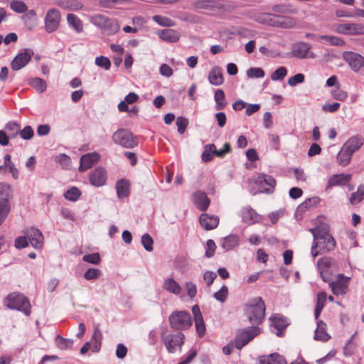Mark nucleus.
<instances>
[{"label":"nucleus","instance_id":"obj_1","mask_svg":"<svg viewBox=\"0 0 364 364\" xmlns=\"http://www.w3.org/2000/svg\"><path fill=\"white\" fill-rule=\"evenodd\" d=\"M245 314L252 325L258 326L265 316V304L261 296L252 298L245 305Z\"/></svg>","mask_w":364,"mask_h":364},{"label":"nucleus","instance_id":"obj_2","mask_svg":"<svg viewBox=\"0 0 364 364\" xmlns=\"http://www.w3.org/2000/svg\"><path fill=\"white\" fill-rule=\"evenodd\" d=\"M6 306L9 309L17 310L23 313L25 316L31 314V306L28 297L21 293L9 294L4 300Z\"/></svg>","mask_w":364,"mask_h":364},{"label":"nucleus","instance_id":"obj_3","mask_svg":"<svg viewBox=\"0 0 364 364\" xmlns=\"http://www.w3.org/2000/svg\"><path fill=\"white\" fill-rule=\"evenodd\" d=\"M261 333L262 328L256 326L239 329L237 331L235 338V348L238 350H241Z\"/></svg>","mask_w":364,"mask_h":364},{"label":"nucleus","instance_id":"obj_4","mask_svg":"<svg viewBox=\"0 0 364 364\" xmlns=\"http://www.w3.org/2000/svg\"><path fill=\"white\" fill-rule=\"evenodd\" d=\"M91 23L102 30L107 35L115 34L119 29L117 20L110 18L102 14H97L92 17Z\"/></svg>","mask_w":364,"mask_h":364},{"label":"nucleus","instance_id":"obj_5","mask_svg":"<svg viewBox=\"0 0 364 364\" xmlns=\"http://www.w3.org/2000/svg\"><path fill=\"white\" fill-rule=\"evenodd\" d=\"M161 341L169 353H174L177 349L181 351L184 344L185 335L181 332L166 333L163 332L161 336Z\"/></svg>","mask_w":364,"mask_h":364},{"label":"nucleus","instance_id":"obj_6","mask_svg":"<svg viewBox=\"0 0 364 364\" xmlns=\"http://www.w3.org/2000/svg\"><path fill=\"white\" fill-rule=\"evenodd\" d=\"M317 267L322 280L330 282L333 271L338 269V262L330 257H323L318 259Z\"/></svg>","mask_w":364,"mask_h":364},{"label":"nucleus","instance_id":"obj_7","mask_svg":"<svg viewBox=\"0 0 364 364\" xmlns=\"http://www.w3.org/2000/svg\"><path fill=\"white\" fill-rule=\"evenodd\" d=\"M168 320L171 327L176 330H186L192 325L191 314L185 311L173 312Z\"/></svg>","mask_w":364,"mask_h":364},{"label":"nucleus","instance_id":"obj_8","mask_svg":"<svg viewBox=\"0 0 364 364\" xmlns=\"http://www.w3.org/2000/svg\"><path fill=\"white\" fill-rule=\"evenodd\" d=\"M112 140L115 144L127 149H132L138 144L133 134L124 129L117 130L112 135Z\"/></svg>","mask_w":364,"mask_h":364},{"label":"nucleus","instance_id":"obj_9","mask_svg":"<svg viewBox=\"0 0 364 364\" xmlns=\"http://www.w3.org/2000/svg\"><path fill=\"white\" fill-rule=\"evenodd\" d=\"M342 58L355 73L359 72L364 68V56L358 53L344 51L342 53Z\"/></svg>","mask_w":364,"mask_h":364},{"label":"nucleus","instance_id":"obj_10","mask_svg":"<svg viewBox=\"0 0 364 364\" xmlns=\"http://www.w3.org/2000/svg\"><path fill=\"white\" fill-rule=\"evenodd\" d=\"M9 194V186L0 184V225L4 222L10 211Z\"/></svg>","mask_w":364,"mask_h":364},{"label":"nucleus","instance_id":"obj_11","mask_svg":"<svg viewBox=\"0 0 364 364\" xmlns=\"http://www.w3.org/2000/svg\"><path fill=\"white\" fill-rule=\"evenodd\" d=\"M350 277L343 274H338L335 281L328 282L332 292L336 296L344 295L347 293Z\"/></svg>","mask_w":364,"mask_h":364},{"label":"nucleus","instance_id":"obj_12","mask_svg":"<svg viewBox=\"0 0 364 364\" xmlns=\"http://www.w3.org/2000/svg\"><path fill=\"white\" fill-rule=\"evenodd\" d=\"M61 16L60 11L55 8L50 9L45 17V30L47 33H51L55 31L60 25Z\"/></svg>","mask_w":364,"mask_h":364},{"label":"nucleus","instance_id":"obj_13","mask_svg":"<svg viewBox=\"0 0 364 364\" xmlns=\"http://www.w3.org/2000/svg\"><path fill=\"white\" fill-rule=\"evenodd\" d=\"M90 183L95 187H102L106 184L107 172L104 167L98 166L88 173Z\"/></svg>","mask_w":364,"mask_h":364},{"label":"nucleus","instance_id":"obj_14","mask_svg":"<svg viewBox=\"0 0 364 364\" xmlns=\"http://www.w3.org/2000/svg\"><path fill=\"white\" fill-rule=\"evenodd\" d=\"M239 216L242 218V221L248 225L258 223L262 219V216L250 205L242 207L239 212Z\"/></svg>","mask_w":364,"mask_h":364},{"label":"nucleus","instance_id":"obj_15","mask_svg":"<svg viewBox=\"0 0 364 364\" xmlns=\"http://www.w3.org/2000/svg\"><path fill=\"white\" fill-rule=\"evenodd\" d=\"M269 321L270 327L277 330L276 335L278 337H283L284 331L289 325L288 319L279 314H275L269 318Z\"/></svg>","mask_w":364,"mask_h":364},{"label":"nucleus","instance_id":"obj_16","mask_svg":"<svg viewBox=\"0 0 364 364\" xmlns=\"http://www.w3.org/2000/svg\"><path fill=\"white\" fill-rule=\"evenodd\" d=\"M25 234L28 238L31 246L36 250H40L43 246L44 237L41 230L35 227L27 229Z\"/></svg>","mask_w":364,"mask_h":364},{"label":"nucleus","instance_id":"obj_17","mask_svg":"<svg viewBox=\"0 0 364 364\" xmlns=\"http://www.w3.org/2000/svg\"><path fill=\"white\" fill-rule=\"evenodd\" d=\"M337 32L343 35H364V25L361 23H342L337 27Z\"/></svg>","mask_w":364,"mask_h":364},{"label":"nucleus","instance_id":"obj_18","mask_svg":"<svg viewBox=\"0 0 364 364\" xmlns=\"http://www.w3.org/2000/svg\"><path fill=\"white\" fill-rule=\"evenodd\" d=\"M352 179L351 174L336 173L331 176L327 181L326 191L331 190L334 186H346Z\"/></svg>","mask_w":364,"mask_h":364},{"label":"nucleus","instance_id":"obj_19","mask_svg":"<svg viewBox=\"0 0 364 364\" xmlns=\"http://www.w3.org/2000/svg\"><path fill=\"white\" fill-rule=\"evenodd\" d=\"M193 202L200 211H205L210 203L207 194L202 191H197L193 193Z\"/></svg>","mask_w":364,"mask_h":364},{"label":"nucleus","instance_id":"obj_20","mask_svg":"<svg viewBox=\"0 0 364 364\" xmlns=\"http://www.w3.org/2000/svg\"><path fill=\"white\" fill-rule=\"evenodd\" d=\"M31 54L26 50L15 56L11 63V67L14 70H18L25 67L31 60Z\"/></svg>","mask_w":364,"mask_h":364},{"label":"nucleus","instance_id":"obj_21","mask_svg":"<svg viewBox=\"0 0 364 364\" xmlns=\"http://www.w3.org/2000/svg\"><path fill=\"white\" fill-rule=\"evenodd\" d=\"M99 160V154L94 153H88L82 155L80 159V166L78 171L84 172L90 169L92 165Z\"/></svg>","mask_w":364,"mask_h":364},{"label":"nucleus","instance_id":"obj_22","mask_svg":"<svg viewBox=\"0 0 364 364\" xmlns=\"http://www.w3.org/2000/svg\"><path fill=\"white\" fill-rule=\"evenodd\" d=\"M201 226L206 230L216 228L219 224V217L215 215L202 213L199 218Z\"/></svg>","mask_w":364,"mask_h":364},{"label":"nucleus","instance_id":"obj_23","mask_svg":"<svg viewBox=\"0 0 364 364\" xmlns=\"http://www.w3.org/2000/svg\"><path fill=\"white\" fill-rule=\"evenodd\" d=\"M311 48V46L309 43H296L295 44H294L292 48V55L301 59L306 58H307L308 53L309 52Z\"/></svg>","mask_w":364,"mask_h":364},{"label":"nucleus","instance_id":"obj_24","mask_svg":"<svg viewBox=\"0 0 364 364\" xmlns=\"http://www.w3.org/2000/svg\"><path fill=\"white\" fill-rule=\"evenodd\" d=\"M117 196L119 199L128 197L130 194V183L128 180L122 178L116 182Z\"/></svg>","mask_w":364,"mask_h":364},{"label":"nucleus","instance_id":"obj_25","mask_svg":"<svg viewBox=\"0 0 364 364\" xmlns=\"http://www.w3.org/2000/svg\"><path fill=\"white\" fill-rule=\"evenodd\" d=\"M364 139L359 136L350 137L342 146L344 150L353 154L355 151L358 150L363 144Z\"/></svg>","mask_w":364,"mask_h":364},{"label":"nucleus","instance_id":"obj_26","mask_svg":"<svg viewBox=\"0 0 364 364\" xmlns=\"http://www.w3.org/2000/svg\"><path fill=\"white\" fill-rule=\"evenodd\" d=\"M256 183H264L269 186V188H265L262 192L265 193H272L274 191V187L276 186L275 179L270 175H267L265 173H260L257 176Z\"/></svg>","mask_w":364,"mask_h":364},{"label":"nucleus","instance_id":"obj_27","mask_svg":"<svg viewBox=\"0 0 364 364\" xmlns=\"http://www.w3.org/2000/svg\"><path fill=\"white\" fill-rule=\"evenodd\" d=\"M259 364H287V360L283 355L274 353L268 355L261 356Z\"/></svg>","mask_w":364,"mask_h":364},{"label":"nucleus","instance_id":"obj_28","mask_svg":"<svg viewBox=\"0 0 364 364\" xmlns=\"http://www.w3.org/2000/svg\"><path fill=\"white\" fill-rule=\"evenodd\" d=\"M158 35L161 39L168 43H176L180 38V33L176 30L170 28L159 31Z\"/></svg>","mask_w":364,"mask_h":364},{"label":"nucleus","instance_id":"obj_29","mask_svg":"<svg viewBox=\"0 0 364 364\" xmlns=\"http://www.w3.org/2000/svg\"><path fill=\"white\" fill-rule=\"evenodd\" d=\"M331 336L326 332V324L323 321H317V328L314 332V339L326 342L330 339Z\"/></svg>","mask_w":364,"mask_h":364},{"label":"nucleus","instance_id":"obj_30","mask_svg":"<svg viewBox=\"0 0 364 364\" xmlns=\"http://www.w3.org/2000/svg\"><path fill=\"white\" fill-rule=\"evenodd\" d=\"M209 82L215 86H219L224 82V78L219 67H214L208 75Z\"/></svg>","mask_w":364,"mask_h":364},{"label":"nucleus","instance_id":"obj_31","mask_svg":"<svg viewBox=\"0 0 364 364\" xmlns=\"http://www.w3.org/2000/svg\"><path fill=\"white\" fill-rule=\"evenodd\" d=\"M214 100L215 102V109L217 111H221L224 109L228 105L225 92L221 89H217L215 91Z\"/></svg>","mask_w":364,"mask_h":364},{"label":"nucleus","instance_id":"obj_32","mask_svg":"<svg viewBox=\"0 0 364 364\" xmlns=\"http://www.w3.org/2000/svg\"><path fill=\"white\" fill-rule=\"evenodd\" d=\"M67 21L68 26L77 33H80L83 31L82 21L76 15L68 14L67 15Z\"/></svg>","mask_w":364,"mask_h":364},{"label":"nucleus","instance_id":"obj_33","mask_svg":"<svg viewBox=\"0 0 364 364\" xmlns=\"http://www.w3.org/2000/svg\"><path fill=\"white\" fill-rule=\"evenodd\" d=\"M195 6L204 9H221L223 8L221 3L215 0H198L196 1Z\"/></svg>","mask_w":364,"mask_h":364},{"label":"nucleus","instance_id":"obj_34","mask_svg":"<svg viewBox=\"0 0 364 364\" xmlns=\"http://www.w3.org/2000/svg\"><path fill=\"white\" fill-rule=\"evenodd\" d=\"M239 245V236L237 235H229L223 239L222 247L225 251H230Z\"/></svg>","mask_w":364,"mask_h":364},{"label":"nucleus","instance_id":"obj_35","mask_svg":"<svg viewBox=\"0 0 364 364\" xmlns=\"http://www.w3.org/2000/svg\"><path fill=\"white\" fill-rule=\"evenodd\" d=\"M163 289L176 295L180 294L181 292V286L173 278H168L164 280Z\"/></svg>","mask_w":364,"mask_h":364},{"label":"nucleus","instance_id":"obj_36","mask_svg":"<svg viewBox=\"0 0 364 364\" xmlns=\"http://www.w3.org/2000/svg\"><path fill=\"white\" fill-rule=\"evenodd\" d=\"M310 232L313 235L314 241L316 242L325 240L326 237L330 235L328 226H322L316 227L315 228H311Z\"/></svg>","mask_w":364,"mask_h":364},{"label":"nucleus","instance_id":"obj_37","mask_svg":"<svg viewBox=\"0 0 364 364\" xmlns=\"http://www.w3.org/2000/svg\"><path fill=\"white\" fill-rule=\"evenodd\" d=\"M296 24L295 20L290 16L278 15L276 27L280 28H291Z\"/></svg>","mask_w":364,"mask_h":364},{"label":"nucleus","instance_id":"obj_38","mask_svg":"<svg viewBox=\"0 0 364 364\" xmlns=\"http://www.w3.org/2000/svg\"><path fill=\"white\" fill-rule=\"evenodd\" d=\"M326 301V294L323 291H319L317 294V301L314 310V316L317 320L321 315L323 309L325 306Z\"/></svg>","mask_w":364,"mask_h":364},{"label":"nucleus","instance_id":"obj_39","mask_svg":"<svg viewBox=\"0 0 364 364\" xmlns=\"http://www.w3.org/2000/svg\"><path fill=\"white\" fill-rule=\"evenodd\" d=\"M318 242H319L320 251L324 253L333 250L336 246V241L331 235L326 237L325 240Z\"/></svg>","mask_w":364,"mask_h":364},{"label":"nucleus","instance_id":"obj_40","mask_svg":"<svg viewBox=\"0 0 364 364\" xmlns=\"http://www.w3.org/2000/svg\"><path fill=\"white\" fill-rule=\"evenodd\" d=\"M364 200V185L360 184L357 188V191L351 193L349 198V202L352 205L361 203Z\"/></svg>","mask_w":364,"mask_h":364},{"label":"nucleus","instance_id":"obj_41","mask_svg":"<svg viewBox=\"0 0 364 364\" xmlns=\"http://www.w3.org/2000/svg\"><path fill=\"white\" fill-rule=\"evenodd\" d=\"M352 155L342 147L337 154V163L343 167L347 166L350 162Z\"/></svg>","mask_w":364,"mask_h":364},{"label":"nucleus","instance_id":"obj_42","mask_svg":"<svg viewBox=\"0 0 364 364\" xmlns=\"http://www.w3.org/2000/svg\"><path fill=\"white\" fill-rule=\"evenodd\" d=\"M63 196L66 200L72 202H75L80 198L81 196V191L78 188L73 186L70 188L68 189L64 193Z\"/></svg>","mask_w":364,"mask_h":364},{"label":"nucleus","instance_id":"obj_43","mask_svg":"<svg viewBox=\"0 0 364 364\" xmlns=\"http://www.w3.org/2000/svg\"><path fill=\"white\" fill-rule=\"evenodd\" d=\"M55 343L60 349L70 350L73 348V340L70 338H65L60 335H58L55 338Z\"/></svg>","mask_w":364,"mask_h":364},{"label":"nucleus","instance_id":"obj_44","mask_svg":"<svg viewBox=\"0 0 364 364\" xmlns=\"http://www.w3.org/2000/svg\"><path fill=\"white\" fill-rule=\"evenodd\" d=\"M20 128V125L15 122H9L5 126V129L11 139H14L19 134Z\"/></svg>","mask_w":364,"mask_h":364},{"label":"nucleus","instance_id":"obj_45","mask_svg":"<svg viewBox=\"0 0 364 364\" xmlns=\"http://www.w3.org/2000/svg\"><path fill=\"white\" fill-rule=\"evenodd\" d=\"M5 168H8L9 171L11 173L14 179L18 178V170L15 167V165L11 161V156L10 154L4 156Z\"/></svg>","mask_w":364,"mask_h":364},{"label":"nucleus","instance_id":"obj_46","mask_svg":"<svg viewBox=\"0 0 364 364\" xmlns=\"http://www.w3.org/2000/svg\"><path fill=\"white\" fill-rule=\"evenodd\" d=\"M10 8L14 12L18 14H23L28 10L26 4L21 0H12L10 2Z\"/></svg>","mask_w":364,"mask_h":364},{"label":"nucleus","instance_id":"obj_47","mask_svg":"<svg viewBox=\"0 0 364 364\" xmlns=\"http://www.w3.org/2000/svg\"><path fill=\"white\" fill-rule=\"evenodd\" d=\"M30 85L39 92H45L47 88L46 82L40 77L32 78L30 81Z\"/></svg>","mask_w":364,"mask_h":364},{"label":"nucleus","instance_id":"obj_48","mask_svg":"<svg viewBox=\"0 0 364 364\" xmlns=\"http://www.w3.org/2000/svg\"><path fill=\"white\" fill-rule=\"evenodd\" d=\"M55 161L65 169L69 168L72 163L70 157L65 154L57 155L55 158Z\"/></svg>","mask_w":364,"mask_h":364},{"label":"nucleus","instance_id":"obj_49","mask_svg":"<svg viewBox=\"0 0 364 364\" xmlns=\"http://www.w3.org/2000/svg\"><path fill=\"white\" fill-rule=\"evenodd\" d=\"M319 38L328 41L331 46H343L346 45L345 41L337 36L322 35L319 36Z\"/></svg>","mask_w":364,"mask_h":364},{"label":"nucleus","instance_id":"obj_50","mask_svg":"<svg viewBox=\"0 0 364 364\" xmlns=\"http://www.w3.org/2000/svg\"><path fill=\"white\" fill-rule=\"evenodd\" d=\"M215 145L213 144L206 145L205 151L203 152L201 158L204 162L210 161L213 156L215 155Z\"/></svg>","mask_w":364,"mask_h":364},{"label":"nucleus","instance_id":"obj_51","mask_svg":"<svg viewBox=\"0 0 364 364\" xmlns=\"http://www.w3.org/2000/svg\"><path fill=\"white\" fill-rule=\"evenodd\" d=\"M287 75V69L281 66L272 73L270 77L273 81L282 80Z\"/></svg>","mask_w":364,"mask_h":364},{"label":"nucleus","instance_id":"obj_52","mask_svg":"<svg viewBox=\"0 0 364 364\" xmlns=\"http://www.w3.org/2000/svg\"><path fill=\"white\" fill-rule=\"evenodd\" d=\"M228 296V289L225 285H223L221 288L214 293L213 297L218 301L224 303Z\"/></svg>","mask_w":364,"mask_h":364},{"label":"nucleus","instance_id":"obj_53","mask_svg":"<svg viewBox=\"0 0 364 364\" xmlns=\"http://www.w3.org/2000/svg\"><path fill=\"white\" fill-rule=\"evenodd\" d=\"M58 5L62 7H68L74 11L80 10L83 6L82 4L77 0H68L65 2L59 3Z\"/></svg>","mask_w":364,"mask_h":364},{"label":"nucleus","instance_id":"obj_54","mask_svg":"<svg viewBox=\"0 0 364 364\" xmlns=\"http://www.w3.org/2000/svg\"><path fill=\"white\" fill-rule=\"evenodd\" d=\"M141 244L147 252L153 250L154 240L149 233H145L141 236Z\"/></svg>","mask_w":364,"mask_h":364},{"label":"nucleus","instance_id":"obj_55","mask_svg":"<svg viewBox=\"0 0 364 364\" xmlns=\"http://www.w3.org/2000/svg\"><path fill=\"white\" fill-rule=\"evenodd\" d=\"M264 75V71L261 68H251L247 70V76L250 78H262Z\"/></svg>","mask_w":364,"mask_h":364},{"label":"nucleus","instance_id":"obj_56","mask_svg":"<svg viewBox=\"0 0 364 364\" xmlns=\"http://www.w3.org/2000/svg\"><path fill=\"white\" fill-rule=\"evenodd\" d=\"M332 97L338 101L343 102L348 97L347 92L341 90L339 86H338L336 89L331 91Z\"/></svg>","mask_w":364,"mask_h":364},{"label":"nucleus","instance_id":"obj_57","mask_svg":"<svg viewBox=\"0 0 364 364\" xmlns=\"http://www.w3.org/2000/svg\"><path fill=\"white\" fill-rule=\"evenodd\" d=\"M176 124L178 127V132L183 134L188 127V121L186 117L180 116L177 117Z\"/></svg>","mask_w":364,"mask_h":364},{"label":"nucleus","instance_id":"obj_58","mask_svg":"<svg viewBox=\"0 0 364 364\" xmlns=\"http://www.w3.org/2000/svg\"><path fill=\"white\" fill-rule=\"evenodd\" d=\"M153 21L157 23L159 25L162 26H173V21L171 18L160 16L155 15L153 16Z\"/></svg>","mask_w":364,"mask_h":364},{"label":"nucleus","instance_id":"obj_59","mask_svg":"<svg viewBox=\"0 0 364 364\" xmlns=\"http://www.w3.org/2000/svg\"><path fill=\"white\" fill-rule=\"evenodd\" d=\"M101 271L96 268H90L84 273V278L87 280H93L100 277Z\"/></svg>","mask_w":364,"mask_h":364},{"label":"nucleus","instance_id":"obj_60","mask_svg":"<svg viewBox=\"0 0 364 364\" xmlns=\"http://www.w3.org/2000/svg\"><path fill=\"white\" fill-rule=\"evenodd\" d=\"M82 260L84 262L92 264H98L101 261V258H100L99 253H92V254L85 255L82 257Z\"/></svg>","mask_w":364,"mask_h":364},{"label":"nucleus","instance_id":"obj_61","mask_svg":"<svg viewBox=\"0 0 364 364\" xmlns=\"http://www.w3.org/2000/svg\"><path fill=\"white\" fill-rule=\"evenodd\" d=\"M95 64L100 67L105 68L106 70H109L111 67V62L109 59L105 56H98L95 58Z\"/></svg>","mask_w":364,"mask_h":364},{"label":"nucleus","instance_id":"obj_62","mask_svg":"<svg viewBox=\"0 0 364 364\" xmlns=\"http://www.w3.org/2000/svg\"><path fill=\"white\" fill-rule=\"evenodd\" d=\"M29 245L28 238L26 236H19L15 239L14 247L16 249L21 250L28 247Z\"/></svg>","mask_w":364,"mask_h":364},{"label":"nucleus","instance_id":"obj_63","mask_svg":"<svg viewBox=\"0 0 364 364\" xmlns=\"http://www.w3.org/2000/svg\"><path fill=\"white\" fill-rule=\"evenodd\" d=\"M215 250H216V245H215V242L211 239L208 240L206 242V247H205V257L208 258L212 257L215 254Z\"/></svg>","mask_w":364,"mask_h":364},{"label":"nucleus","instance_id":"obj_64","mask_svg":"<svg viewBox=\"0 0 364 364\" xmlns=\"http://www.w3.org/2000/svg\"><path fill=\"white\" fill-rule=\"evenodd\" d=\"M19 135L23 139L29 140L33 136L34 132L31 126L27 125L23 129H20Z\"/></svg>","mask_w":364,"mask_h":364}]
</instances>
